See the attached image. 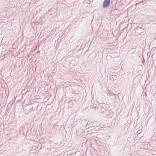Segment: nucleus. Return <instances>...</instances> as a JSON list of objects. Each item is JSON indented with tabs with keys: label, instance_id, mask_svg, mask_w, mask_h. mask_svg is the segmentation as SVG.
Here are the masks:
<instances>
[{
	"label": "nucleus",
	"instance_id": "nucleus-1",
	"mask_svg": "<svg viewBox=\"0 0 156 156\" xmlns=\"http://www.w3.org/2000/svg\"><path fill=\"white\" fill-rule=\"evenodd\" d=\"M110 0H104L103 3V7L104 8H106L109 6Z\"/></svg>",
	"mask_w": 156,
	"mask_h": 156
},
{
	"label": "nucleus",
	"instance_id": "nucleus-2",
	"mask_svg": "<svg viewBox=\"0 0 156 156\" xmlns=\"http://www.w3.org/2000/svg\"><path fill=\"white\" fill-rule=\"evenodd\" d=\"M154 23L156 24V23Z\"/></svg>",
	"mask_w": 156,
	"mask_h": 156
}]
</instances>
